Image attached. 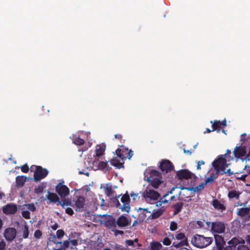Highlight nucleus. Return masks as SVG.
I'll list each match as a JSON object with an SVG mask.
<instances>
[{
	"label": "nucleus",
	"mask_w": 250,
	"mask_h": 250,
	"mask_svg": "<svg viewBox=\"0 0 250 250\" xmlns=\"http://www.w3.org/2000/svg\"><path fill=\"white\" fill-rule=\"evenodd\" d=\"M205 163L203 160L199 161L197 162V169H201V165H205Z\"/></svg>",
	"instance_id": "obj_56"
},
{
	"label": "nucleus",
	"mask_w": 250,
	"mask_h": 250,
	"mask_svg": "<svg viewBox=\"0 0 250 250\" xmlns=\"http://www.w3.org/2000/svg\"><path fill=\"white\" fill-rule=\"evenodd\" d=\"M34 235L36 238L40 239L42 236V232L40 229H37L35 231Z\"/></svg>",
	"instance_id": "obj_43"
},
{
	"label": "nucleus",
	"mask_w": 250,
	"mask_h": 250,
	"mask_svg": "<svg viewBox=\"0 0 250 250\" xmlns=\"http://www.w3.org/2000/svg\"><path fill=\"white\" fill-rule=\"evenodd\" d=\"M175 238L177 240L183 241L184 240H187V238L186 237L185 234L184 233L180 232L176 234Z\"/></svg>",
	"instance_id": "obj_37"
},
{
	"label": "nucleus",
	"mask_w": 250,
	"mask_h": 250,
	"mask_svg": "<svg viewBox=\"0 0 250 250\" xmlns=\"http://www.w3.org/2000/svg\"><path fill=\"white\" fill-rule=\"evenodd\" d=\"M246 159L250 161V147H249V150L248 154L246 155Z\"/></svg>",
	"instance_id": "obj_64"
},
{
	"label": "nucleus",
	"mask_w": 250,
	"mask_h": 250,
	"mask_svg": "<svg viewBox=\"0 0 250 250\" xmlns=\"http://www.w3.org/2000/svg\"><path fill=\"white\" fill-rule=\"evenodd\" d=\"M105 149V146L104 145H99L96 147L95 150L96 156L99 157L104 154V152Z\"/></svg>",
	"instance_id": "obj_25"
},
{
	"label": "nucleus",
	"mask_w": 250,
	"mask_h": 250,
	"mask_svg": "<svg viewBox=\"0 0 250 250\" xmlns=\"http://www.w3.org/2000/svg\"><path fill=\"white\" fill-rule=\"evenodd\" d=\"M150 250H160L162 247L161 243L158 242H152L150 243Z\"/></svg>",
	"instance_id": "obj_32"
},
{
	"label": "nucleus",
	"mask_w": 250,
	"mask_h": 250,
	"mask_svg": "<svg viewBox=\"0 0 250 250\" xmlns=\"http://www.w3.org/2000/svg\"><path fill=\"white\" fill-rule=\"evenodd\" d=\"M237 214L241 217L247 216L250 219V208H242L238 209Z\"/></svg>",
	"instance_id": "obj_22"
},
{
	"label": "nucleus",
	"mask_w": 250,
	"mask_h": 250,
	"mask_svg": "<svg viewBox=\"0 0 250 250\" xmlns=\"http://www.w3.org/2000/svg\"><path fill=\"white\" fill-rule=\"evenodd\" d=\"M59 226L56 223L54 224V225H52L51 226V229L53 230H56L58 228Z\"/></svg>",
	"instance_id": "obj_63"
},
{
	"label": "nucleus",
	"mask_w": 250,
	"mask_h": 250,
	"mask_svg": "<svg viewBox=\"0 0 250 250\" xmlns=\"http://www.w3.org/2000/svg\"><path fill=\"white\" fill-rule=\"evenodd\" d=\"M212 205L214 208L218 210H224L226 207L223 204H221L217 199H214L212 201Z\"/></svg>",
	"instance_id": "obj_27"
},
{
	"label": "nucleus",
	"mask_w": 250,
	"mask_h": 250,
	"mask_svg": "<svg viewBox=\"0 0 250 250\" xmlns=\"http://www.w3.org/2000/svg\"><path fill=\"white\" fill-rule=\"evenodd\" d=\"M183 206L184 203L183 202H179L174 204L173 206L174 209L173 214L175 215L179 213L181 211Z\"/></svg>",
	"instance_id": "obj_29"
},
{
	"label": "nucleus",
	"mask_w": 250,
	"mask_h": 250,
	"mask_svg": "<svg viewBox=\"0 0 250 250\" xmlns=\"http://www.w3.org/2000/svg\"><path fill=\"white\" fill-rule=\"evenodd\" d=\"M117 157H113L112 159H111L110 161V164L113 166L117 168L120 169L121 168H124V162L122 161V162H121Z\"/></svg>",
	"instance_id": "obj_23"
},
{
	"label": "nucleus",
	"mask_w": 250,
	"mask_h": 250,
	"mask_svg": "<svg viewBox=\"0 0 250 250\" xmlns=\"http://www.w3.org/2000/svg\"><path fill=\"white\" fill-rule=\"evenodd\" d=\"M77 199L75 202L73 208L76 211L82 212L84 210L85 206V199L84 197L81 196H77Z\"/></svg>",
	"instance_id": "obj_8"
},
{
	"label": "nucleus",
	"mask_w": 250,
	"mask_h": 250,
	"mask_svg": "<svg viewBox=\"0 0 250 250\" xmlns=\"http://www.w3.org/2000/svg\"><path fill=\"white\" fill-rule=\"evenodd\" d=\"M131 221L129 220L126 217L123 215L120 216L116 222L117 225L120 228L126 227L129 225Z\"/></svg>",
	"instance_id": "obj_19"
},
{
	"label": "nucleus",
	"mask_w": 250,
	"mask_h": 250,
	"mask_svg": "<svg viewBox=\"0 0 250 250\" xmlns=\"http://www.w3.org/2000/svg\"><path fill=\"white\" fill-rule=\"evenodd\" d=\"M64 232L62 229H59L57 231L56 235L58 239H61L64 235Z\"/></svg>",
	"instance_id": "obj_41"
},
{
	"label": "nucleus",
	"mask_w": 250,
	"mask_h": 250,
	"mask_svg": "<svg viewBox=\"0 0 250 250\" xmlns=\"http://www.w3.org/2000/svg\"><path fill=\"white\" fill-rule=\"evenodd\" d=\"M237 250H250V249L248 246L242 244L237 247Z\"/></svg>",
	"instance_id": "obj_46"
},
{
	"label": "nucleus",
	"mask_w": 250,
	"mask_h": 250,
	"mask_svg": "<svg viewBox=\"0 0 250 250\" xmlns=\"http://www.w3.org/2000/svg\"><path fill=\"white\" fill-rule=\"evenodd\" d=\"M163 210L159 209L156 210H154L152 214V219H157L159 218L163 213Z\"/></svg>",
	"instance_id": "obj_35"
},
{
	"label": "nucleus",
	"mask_w": 250,
	"mask_h": 250,
	"mask_svg": "<svg viewBox=\"0 0 250 250\" xmlns=\"http://www.w3.org/2000/svg\"><path fill=\"white\" fill-rule=\"evenodd\" d=\"M171 241L170 240V239L168 237H165L163 241V243L164 245H166V246H169L171 244Z\"/></svg>",
	"instance_id": "obj_48"
},
{
	"label": "nucleus",
	"mask_w": 250,
	"mask_h": 250,
	"mask_svg": "<svg viewBox=\"0 0 250 250\" xmlns=\"http://www.w3.org/2000/svg\"><path fill=\"white\" fill-rule=\"evenodd\" d=\"M133 155V152L131 150H129L127 151V155H126V158L128 159H130L131 158Z\"/></svg>",
	"instance_id": "obj_55"
},
{
	"label": "nucleus",
	"mask_w": 250,
	"mask_h": 250,
	"mask_svg": "<svg viewBox=\"0 0 250 250\" xmlns=\"http://www.w3.org/2000/svg\"><path fill=\"white\" fill-rule=\"evenodd\" d=\"M244 243V240L242 238L233 237L228 242V246L224 248V250H235L237 245Z\"/></svg>",
	"instance_id": "obj_7"
},
{
	"label": "nucleus",
	"mask_w": 250,
	"mask_h": 250,
	"mask_svg": "<svg viewBox=\"0 0 250 250\" xmlns=\"http://www.w3.org/2000/svg\"><path fill=\"white\" fill-rule=\"evenodd\" d=\"M21 169L22 172L24 173H27L29 171V167L27 164H24L21 167Z\"/></svg>",
	"instance_id": "obj_45"
},
{
	"label": "nucleus",
	"mask_w": 250,
	"mask_h": 250,
	"mask_svg": "<svg viewBox=\"0 0 250 250\" xmlns=\"http://www.w3.org/2000/svg\"><path fill=\"white\" fill-rule=\"evenodd\" d=\"M233 154L235 157L237 159L241 158L246 154V147L241 146H236L233 151Z\"/></svg>",
	"instance_id": "obj_16"
},
{
	"label": "nucleus",
	"mask_w": 250,
	"mask_h": 250,
	"mask_svg": "<svg viewBox=\"0 0 250 250\" xmlns=\"http://www.w3.org/2000/svg\"><path fill=\"white\" fill-rule=\"evenodd\" d=\"M145 200L148 203L157 200L160 197V194L157 191L147 187L143 193Z\"/></svg>",
	"instance_id": "obj_4"
},
{
	"label": "nucleus",
	"mask_w": 250,
	"mask_h": 250,
	"mask_svg": "<svg viewBox=\"0 0 250 250\" xmlns=\"http://www.w3.org/2000/svg\"><path fill=\"white\" fill-rule=\"evenodd\" d=\"M121 147H123V148H118L116 150V154L122 161L124 162L125 160L126 159L128 149L124 147L123 146H121Z\"/></svg>",
	"instance_id": "obj_18"
},
{
	"label": "nucleus",
	"mask_w": 250,
	"mask_h": 250,
	"mask_svg": "<svg viewBox=\"0 0 250 250\" xmlns=\"http://www.w3.org/2000/svg\"><path fill=\"white\" fill-rule=\"evenodd\" d=\"M188 245V242L187 240H184L183 241H181L180 242H174L172 244V246L176 248H178L184 246Z\"/></svg>",
	"instance_id": "obj_31"
},
{
	"label": "nucleus",
	"mask_w": 250,
	"mask_h": 250,
	"mask_svg": "<svg viewBox=\"0 0 250 250\" xmlns=\"http://www.w3.org/2000/svg\"><path fill=\"white\" fill-rule=\"evenodd\" d=\"M169 193H171L170 191L168 193L165 194L162 198H160L159 201L157 202L156 206L157 207H161L163 204H166L167 206L169 204V201L172 200L174 198V196H172L169 200H167L166 198L169 195Z\"/></svg>",
	"instance_id": "obj_21"
},
{
	"label": "nucleus",
	"mask_w": 250,
	"mask_h": 250,
	"mask_svg": "<svg viewBox=\"0 0 250 250\" xmlns=\"http://www.w3.org/2000/svg\"><path fill=\"white\" fill-rule=\"evenodd\" d=\"M114 232H115V234L116 235H117L118 234L122 235V234H123L124 233L123 231L120 230H117V229H115L114 230Z\"/></svg>",
	"instance_id": "obj_59"
},
{
	"label": "nucleus",
	"mask_w": 250,
	"mask_h": 250,
	"mask_svg": "<svg viewBox=\"0 0 250 250\" xmlns=\"http://www.w3.org/2000/svg\"><path fill=\"white\" fill-rule=\"evenodd\" d=\"M35 167L36 169L34 173V180L35 182H39L46 177L49 171L47 169L43 168L40 166H35Z\"/></svg>",
	"instance_id": "obj_5"
},
{
	"label": "nucleus",
	"mask_w": 250,
	"mask_h": 250,
	"mask_svg": "<svg viewBox=\"0 0 250 250\" xmlns=\"http://www.w3.org/2000/svg\"><path fill=\"white\" fill-rule=\"evenodd\" d=\"M28 208L30 210L32 211H34L36 209V208L33 204H29Z\"/></svg>",
	"instance_id": "obj_57"
},
{
	"label": "nucleus",
	"mask_w": 250,
	"mask_h": 250,
	"mask_svg": "<svg viewBox=\"0 0 250 250\" xmlns=\"http://www.w3.org/2000/svg\"><path fill=\"white\" fill-rule=\"evenodd\" d=\"M211 230L213 232L222 233L225 231V226L223 222L216 221L211 223Z\"/></svg>",
	"instance_id": "obj_9"
},
{
	"label": "nucleus",
	"mask_w": 250,
	"mask_h": 250,
	"mask_svg": "<svg viewBox=\"0 0 250 250\" xmlns=\"http://www.w3.org/2000/svg\"><path fill=\"white\" fill-rule=\"evenodd\" d=\"M29 230L27 226H25L24 230L23 231L22 236L24 238H27L28 237Z\"/></svg>",
	"instance_id": "obj_42"
},
{
	"label": "nucleus",
	"mask_w": 250,
	"mask_h": 250,
	"mask_svg": "<svg viewBox=\"0 0 250 250\" xmlns=\"http://www.w3.org/2000/svg\"><path fill=\"white\" fill-rule=\"evenodd\" d=\"M210 227V223L209 222H206L205 221V229H208Z\"/></svg>",
	"instance_id": "obj_61"
},
{
	"label": "nucleus",
	"mask_w": 250,
	"mask_h": 250,
	"mask_svg": "<svg viewBox=\"0 0 250 250\" xmlns=\"http://www.w3.org/2000/svg\"><path fill=\"white\" fill-rule=\"evenodd\" d=\"M56 191L62 198L65 197L69 193V188L61 183L56 186Z\"/></svg>",
	"instance_id": "obj_10"
},
{
	"label": "nucleus",
	"mask_w": 250,
	"mask_h": 250,
	"mask_svg": "<svg viewBox=\"0 0 250 250\" xmlns=\"http://www.w3.org/2000/svg\"><path fill=\"white\" fill-rule=\"evenodd\" d=\"M72 141L74 144L77 146H82L84 143V141L80 137H74L72 139Z\"/></svg>",
	"instance_id": "obj_34"
},
{
	"label": "nucleus",
	"mask_w": 250,
	"mask_h": 250,
	"mask_svg": "<svg viewBox=\"0 0 250 250\" xmlns=\"http://www.w3.org/2000/svg\"><path fill=\"white\" fill-rule=\"evenodd\" d=\"M108 161H94L93 162V166L97 167V169L105 170L109 172L111 169V167L108 165Z\"/></svg>",
	"instance_id": "obj_14"
},
{
	"label": "nucleus",
	"mask_w": 250,
	"mask_h": 250,
	"mask_svg": "<svg viewBox=\"0 0 250 250\" xmlns=\"http://www.w3.org/2000/svg\"><path fill=\"white\" fill-rule=\"evenodd\" d=\"M197 224L200 228H205V220H204L203 221H197Z\"/></svg>",
	"instance_id": "obj_52"
},
{
	"label": "nucleus",
	"mask_w": 250,
	"mask_h": 250,
	"mask_svg": "<svg viewBox=\"0 0 250 250\" xmlns=\"http://www.w3.org/2000/svg\"><path fill=\"white\" fill-rule=\"evenodd\" d=\"M17 231L15 229L8 228L5 229L4 232V237L6 240L11 241L15 239L16 236Z\"/></svg>",
	"instance_id": "obj_12"
},
{
	"label": "nucleus",
	"mask_w": 250,
	"mask_h": 250,
	"mask_svg": "<svg viewBox=\"0 0 250 250\" xmlns=\"http://www.w3.org/2000/svg\"><path fill=\"white\" fill-rule=\"evenodd\" d=\"M113 192V189L111 186L106 185L105 188V193L107 196H109Z\"/></svg>",
	"instance_id": "obj_36"
},
{
	"label": "nucleus",
	"mask_w": 250,
	"mask_h": 250,
	"mask_svg": "<svg viewBox=\"0 0 250 250\" xmlns=\"http://www.w3.org/2000/svg\"><path fill=\"white\" fill-rule=\"evenodd\" d=\"M22 215L26 219H28L30 218V213L27 210L22 211Z\"/></svg>",
	"instance_id": "obj_47"
},
{
	"label": "nucleus",
	"mask_w": 250,
	"mask_h": 250,
	"mask_svg": "<svg viewBox=\"0 0 250 250\" xmlns=\"http://www.w3.org/2000/svg\"><path fill=\"white\" fill-rule=\"evenodd\" d=\"M213 240V238L211 237H205L203 235L195 234L192 238L191 242L196 247L203 248L209 246Z\"/></svg>",
	"instance_id": "obj_2"
},
{
	"label": "nucleus",
	"mask_w": 250,
	"mask_h": 250,
	"mask_svg": "<svg viewBox=\"0 0 250 250\" xmlns=\"http://www.w3.org/2000/svg\"><path fill=\"white\" fill-rule=\"evenodd\" d=\"M210 123L212 124V131H214L215 130H217V132H219L220 131L221 125H220V121L217 120H214V121H210Z\"/></svg>",
	"instance_id": "obj_30"
},
{
	"label": "nucleus",
	"mask_w": 250,
	"mask_h": 250,
	"mask_svg": "<svg viewBox=\"0 0 250 250\" xmlns=\"http://www.w3.org/2000/svg\"><path fill=\"white\" fill-rule=\"evenodd\" d=\"M65 212L70 215H72L74 213L73 209L70 208H67L65 209Z\"/></svg>",
	"instance_id": "obj_54"
},
{
	"label": "nucleus",
	"mask_w": 250,
	"mask_h": 250,
	"mask_svg": "<svg viewBox=\"0 0 250 250\" xmlns=\"http://www.w3.org/2000/svg\"><path fill=\"white\" fill-rule=\"evenodd\" d=\"M170 229L172 231H174L177 229V224L176 222L172 221L170 223Z\"/></svg>",
	"instance_id": "obj_44"
},
{
	"label": "nucleus",
	"mask_w": 250,
	"mask_h": 250,
	"mask_svg": "<svg viewBox=\"0 0 250 250\" xmlns=\"http://www.w3.org/2000/svg\"><path fill=\"white\" fill-rule=\"evenodd\" d=\"M247 176H248V174H243V175H241L240 176H236L235 178L237 180H240L243 181H245L246 178L247 177Z\"/></svg>",
	"instance_id": "obj_49"
},
{
	"label": "nucleus",
	"mask_w": 250,
	"mask_h": 250,
	"mask_svg": "<svg viewBox=\"0 0 250 250\" xmlns=\"http://www.w3.org/2000/svg\"><path fill=\"white\" fill-rule=\"evenodd\" d=\"M120 195L118 196L113 197L111 200L113 203L114 204L116 208H118L121 209L123 212H126L128 213L130 209L129 205L130 203V197L129 195L127 193V192L125 194L123 195L121 199V201L123 203V205H121L119 200Z\"/></svg>",
	"instance_id": "obj_1"
},
{
	"label": "nucleus",
	"mask_w": 250,
	"mask_h": 250,
	"mask_svg": "<svg viewBox=\"0 0 250 250\" xmlns=\"http://www.w3.org/2000/svg\"><path fill=\"white\" fill-rule=\"evenodd\" d=\"M162 176L160 172L156 170H153L150 173L148 181L150 182L151 186L154 188H158L162 183Z\"/></svg>",
	"instance_id": "obj_3"
},
{
	"label": "nucleus",
	"mask_w": 250,
	"mask_h": 250,
	"mask_svg": "<svg viewBox=\"0 0 250 250\" xmlns=\"http://www.w3.org/2000/svg\"><path fill=\"white\" fill-rule=\"evenodd\" d=\"M6 243L3 240L0 241V250H4L5 249Z\"/></svg>",
	"instance_id": "obj_51"
},
{
	"label": "nucleus",
	"mask_w": 250,
	"mask_h": 250,
	"mask_svg": "<svg viewBox=\"0 0 250 250\" xmlns=\"http://www.w3.org/2000/svg\"><path fill=\"white\" fill-rule=\"evenodd\" d=\"M59 203L62 208H64V206H68L71 205V202L70 201H68L66 199L62 200L61 201H59Z\"/></svg>",
	"instance_id": "obj_38"
},
{
	"label": "nucleus",
	"mask_w": 250,
	"mask_h": 250,
	"mask_svg": "<svg viewBox=\"0 0 250 250\" xmlns=\"http://www.w3.org/2000/svg\"><path fill=\"white\" fill-rule=\"evenodd\" d=\"M44 188L42 186L40 185L35 188V192L37 194H40L43 192Z\"/></svg>",
	"instance_id": "obj_40"
},
{
	"label": "nucleus",
	"mask_w": 250,
	"mask_h": 250,
	"mask_svg": "<svg viewBox=\"0 0 250 250\" xmlns=\"http://www.w3.org/2000/svg\"><path fill=\"white\" fill-rule=\"evenodd\" d=\"M46 198L49 200L50 202L56 203L59 202L58 196L56 194L50 191H48V195L46 196Z\"/></svg>",
	"instance_id": "obj_24"
},
{
	"label": "nucleus",
	"mask_w": 250,
	"mask_h": 250,
	"mask_svg": "<svg viewBox=\"0 0 250 250\" xmlns=\"http://www.w3.org/2000/svg\"><path fill=\"white\" fill-rule=\"evenodd\" d=\"M18 209L16 205L13 203H9L2 208V211L5 214H14Z\"/></svg>",
	"instance_id": "obj_13"
},
{
	"label": "nucleus",
	"mask_w": 250,
	"mask_h": 250,
	"mask_svg": "<svg viewBox=\"0 0 250 250\" xmlns=\"http://www.w3.org/2000/svg\"><path fill=\"white\" fill-rule=\"evenodd\" d=\"M115 248L118 250H126V249L118 244L115 245Z\"/></svg>",
	"instance_id": "obj_58"
},
{
	"label": "nucleus",
	"mask_w": 250,
	"mask_h": 250,
	"mask_svg": "<svg viewBox=\"0 0 250 250\" xmlns=\"http://www.w3.org/2000/svg\"><path fill=\"white\" fill-rule=\"evenodd\" d=\"M192 173L187 169H183L178 170L176 173V176L179 179H189L191 178Z\"/></svg>",
	"instance_id": "obj_15"
},
{
	"label": "nucleus",
	"mask_w": 250,
	"mask_h": 250,
	"mask_svg": "<svg viewBox=\"0 0 250 250\" xmlns=\"http://www.w3.org/2000/svg\"><path fill=\"white\" fill-rule=\"evenodd\" d=\"M70 242V243H71L73 246H76L78 245V241L77 240L74 239L72 240H71Z\"/></svg>",
	"instance_id": "obj_62"
},
{
	"label": "nucleus",
	"mask_w": 250,
	"mask_h": 250,
	"mask_svg": "<svg viewBox=\"0 0 250 250\" xmlns=\"http://www.w3.org/2000/svg\"><path fill=\"white\" fill-rule=\"evenodd\" d=\"M160 168L163 173H167L171 171L174 168L172 163L168 160H164L160 162Z\"/></svg>",
	"instance_id": "obj_11"
},
{
	"label": "nucleus",
	"mask_w": 250,
	"mask_h": 250,
	"mask_svg": "<svg viewBox=\"0 0 250 250\" xmlns=\"http://www.w3.org/2000/svg\"><path fill=\"white\" fill-rule=\"evenodd\" d=\"M213 167L216 170L215 174H214V178L215 179L217 178L218 175L220 174L223 175L225 174H227L228 176H230L233 174V172L231 170L230 168H229L226 170L220 168H218L217 167Z\"/></svg>",
	"instance_id": "obj_20"
},
{
	"label": "nucleus",
	"mask_w": 250,
	"mask_h": 250,
	"mask_svg": "<svg viewBox=\"0 0 250 250\" xmlns=\"http://www.w3.org/2000/svg\"><path fill=\"white\" fill-rule=\"evenodd\" d=\"M130 196L132 198V199L133 200H136V199H139L140 197L139 196L138 193H134L133 192H132L130 194Z\"/></svg>",
	"instance_id": "obj_50"
},
{
	"label": "nucleus",
	"mask_w": 250,
	"mask_h": 250,
	"mask_svg": "<svg viewBox=\"0 0 250 250\" xmlns=\"http://www.w3.org/2000/svg\"><path fill=\"white\" fill-rule=\"evenodd\" d=\"M26 180V177L24 176H18L16 178L17 186L20 187L23 186Z\"/></svg>",
	"instance_id": "obj_26"
},
{
	"label": "nucleus",
	"mask_w": 250,
	"mask_h": 250,
	"mask_svg": "<svg viewBox=\"0 0 250 250\" xmlns=\"http://www.w3.org/2000/svg\"><path fill=\"white\" fill-rule=\"evenodd\" d=\"M227 155H220L212 162L213 167H217L223 169H226V167L229 165L227 162Z\"/></svg>",
	"instance_id": "obj_6"
},
{
	"label": "nucleus",
	"mask_w": 250,
	"mask_h": 250,
	"mask_svg": "<svg viewBox=\"0 0 250 250\" xmlns=\"http://www.w3.org/2000/svg\"><path fill=\"white\" fill-rule=\"evenodd\" d=\"M214 238L216 249L217 250H222L223 248L224 249L225 241H224V238L222 236L218 234H215Z\"/></svg>",
	"instance_id": "obj_17"
},
{
	"label": "nucleus",
	"mask_w": 250,
	"mask_h": 250,
	"mask_svg": "<svg viewBox=\"0 0 250 250\" xmlns=\"http://www.w3.org/2000/svg\"><path fill=\"white\" fill-rule=\"evenodd\" d=\"M125 244L126 246L134 247V241L132 240H127L125 241Z\"/></svg>",
	"instance_id": "obj_53"
},
{
	"label": "nucleus",
	"mask_w": 250,
	"mask_h": 250,
	"mask_svg": "<svg viewBox=\"0 0 250 250\" xmlns=\"http://www.w3.org/2000/svg\"><path fill=\"white\" fill-rule=\"evenodd\" d=\"M69 244L70 242L69 241H64L63 243V246L65 248H68L69 247Z\"/></svg>",
	"instance_id": "obj_60"
},
{
	"label": "nucleus",
	"mask_w": 250,
	"mask_h": 250,
	"mask_svg": "<svg viewBox=\"0 0 250 250\" xmlns=\"http://www.w3.org/2000/svg\"><path fill=\"white\" fill-rule=\"evenodd\" d=\"M240 193L238 191H236L235 190H232L229 191L228 193V197L229 198H234L238 199L239 198Z\"/></svg>",
	"instance_id": "obj_33"
},
{
	"label": "nucleus",
	"mask_w": 250,
	"mask_h": 250,
	"mask_svg": "<svg viewBox=\"0 0 250 250\" xmlns=\"http://www.w3.org/2000/svg\"><path fill=\"white\" fill-rule=\"evenodd\" d=\"M204 186L205 184L202 183L196 187H188L185 188L188 191H192L194 192H199L202 190L204 188Z\"/></svg>",
	"instance_id": "obj_28"
},
{
	"label": "nucleus",
	"mask_w": 250,
	"mask_h": 250,
	"mask_svg": "<svg viewBox=\"0 0 250 250\" xmlns=\"http://www.w3.org/2000/svg\"><path fill=\"white\" fill-rule=\"evenodd\" d=\"M214 174L211 173L209 177H208L205 180V185H207L208 183H211L214 181Z\"/></svg>",
	"instance_id": "obj_39"
}]
</instances>
